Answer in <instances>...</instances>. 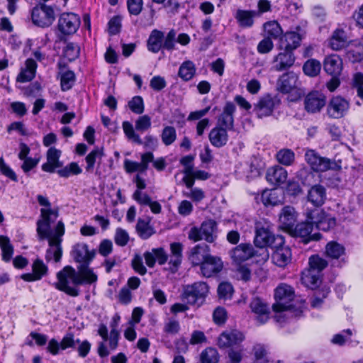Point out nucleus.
Segmentation results:
<instances>
[{
	"label": "nucleus",
	"instance_id": "5701e85b",
	"mask_svg": "<svg viewBox=\"0 0 363 363\" xmlns=\"http://www.w3.org/2000/svg\"><path fill=\"white\" fill-rule=\"evenodd\" d=\"M223 267V262L220 258L211 255L200 267V270L203 277H211L219 273Z\"/></svg>",
	"mask_w": 363,
	"mask_h": 363
},
{
	"label": "nucleus",
	"instance_id": "774afa93",
	"mask_svg": "<svg viewBox=\"0 0 363 363\" xmlns=\"http://www.w3.org/2000/svg\"><path fill=\"white\" fill-rule=\"evenodd\" d=\"M353 86L357 89V94L363 100V74L357 72L353 75Z\"/></svg>",
	"mask_w": 363,
	"mask_h": 363
},
{
	"label": "nucleus",
	"instance_id": "6e6d98bb",
	"mask_svg": "<svg viewBox=\"0 0 363 363\" xmlns=\"http://www.w3.org/2000/svg\"><path fill=\"white\" fill-rule=\"evenodd\" d=\"M75 82V74L72 71H65L61 73L60 82L62 91L70 89Z\"/></svg>",
	"mask_w": 363,
	"mask_h": 363
},
{
	"label": "nucleus",
	"instance_id": "680f3d73",
	"mask_svg": "<svg viewBox=\"0 0 363 363\" xmlns=\"http://www.w3.org/2000/svg\"><path fill=\"white\" fill-rule=\"evenodd\" d=\"M130 109L136 114H141L144 111L143 100L141 96H134L129 102Z\"/></svg>",
	"mask_w": 363,
	"mask_h": 363
},
{
	"label": "nucleus",
	"instance_id": "79ce46f5",
	"mask_svg": "<svg viewBox=\"0 0 363 363\" xmlns=\"http://www.w3.org/2000/svg\"><path fill=\"white\" fill-rule=\"evenodd\" d=\"M301 281L306 287L315 289L321 282L320 274L306 269L302 272Z\"/></svg>",
	"mask_w": 363,
	"mask_h": 363
},
{
	"label": "nucleus",
	"instance_id": "3c124183",
	"mask_svg": "<svg viewBox=\"0 0 363 363\" xmlns=\"http://www.w3.org/2000/svg\"><path fill=\"white\" fill-rule=\"evenodd\" d=\"M123 132L128 140L139 145L143 144V140L140 135L135 133L133 125L129 121H124L122 124Z\"/></svg>",
	"mask_w": 363,
	"mask_h": 363
},
{
	"label": "nucleus",
	"instance_id": "72a5a7b5",
	"mask_svg": "<svg viewBox=\"0 0 363 363\" xmlns=\"http://www.w3.org/2000/svg\"><path fill=\"white\" fill-rule=\"evenodd\" d=\"M228 130L216 126L209 133L208 138L212 145L221 147L225 145L228 140Z\"/></svg>",
	"mask_w": 363,
	"mask_h": 363
},
{
	"label": "nucleus",
	"instance_id": "bf43d9fd",
	"mask_svg": "<svg viewBox=\"0 0 363 363\" xmlns=\"http://www.w3.org/2000/svg\"><path fill=\"white\" fill-rule=\"evenodd\" d=\"M180 330V325L178 320L169 318L164 325L163 332L167 335H175Z\"/></svg>",
	"mask_w": 363,
	"mask_h": 363
},
{
	"label": "nucleus",
	"instance_id": "2f4dec72",
	"mask_svg": "<svg viewBox=\"0 0 363 363\" xmlns=\"http://www.w3.org/2000/svg\"><path fill=\"white\" fill-rule=\"evenodd\" d=\"M297 220V213L292 206H285L279 215V221L284 228L290 231L293 230Z\"/></svg>",
	"mask_w": 363,
	"mask_h": 363
},
{
	"label": "nucleus",
	"instance_id": "0e129e2a",
	"mask_svg": "<svg viewBox=\"0 0 363 363\" xmlns=\"http://www.w3.org/2000/svg\"><path fill=\"white\" fill-rule=\"evenodd\" d=\"M116 245L123 247L126 245L129 241V235L128 232L122 228H117L114 237Z\"/></svg>",
	"mask_w": 363,
	"mask_h": 363
},
{
	"label": "nucleus",
	"instance_id": "de8ad7c7",
	"mask_svg": "<svg viewBox=\"0 0 363 363\" xmlns=\"http://www.w3.org/2000/svg\"><path fill=\"white\" fill-rule=\"evenodd\" d=\"M345 252V247L337 242L331 241L325 246L326 255L332 259H338Z\"/></svg>",
	"mask_w": 363,
	"mask_h": 363
},
{
	"label": "nucleus",
	"instance_id": "e433bc0d",
	"mask_svg": "<svg viewBox=\"0 0 363 363\" xmlns=\"http://www.w3.org/2000/svg\"><path fill=\"white\" fill-rule=\"evenodd\" d=\"M257 14L256 11L238 9L235 14V18L240 27L250 28L254 24V18Z\"/></svg>",
	"mask_w": 363,
	"mask_h": 363
},
{
	"label": "nucleus",
	"instance_id": "20e7f679",
	"mask_svg": "<svg viewBox=\"0 0 363 363\" xmlns=\"http://www.w3.org/2000/svg\"><path fill=\"white\" fill-rule=\"evenodd\" d=\"M65 234V225L62 221H59L54 229V233L49 238L45 239L48 240L50 247L47 250L45 259L47 262L54 260L55 262L60 261L62 257V247L60 243L62 237Z\"/></svg>",
	"mask_w": 363,
	"mask_h": 363
},
{
	"label": "nucleus",
	"instance_id": "58836bf2",
	"mask_svg": "<svg viewBox=\"0 0 363 363\" xmlns=\"http://www.w3.org/2000/svg\"><path fill=\"white\" fill-rule=\"evenodd\" d=\"M37 64L33 59L26 61L25 67L21 69L17 77V81L21 83L31 81L35 75Z\"/></svg>",
	"mask_w": 363,
	"mask_h": 363
},
{
	"label": "nucleus",
	"instance_id": "c9c22d12",
	"mask_svg": "<svg viewBox=\"0 0 363 363\" xmlns=\"http://www.w3.org/2000/svg\"><path fill=\"white\" fill-rule=\"evenodd\" d=\"M308 201L314 206H321L325 201V189L321 185H314L308 192Z\"/></svg>",
	"mask_w": 363,
	"mask_h": 363
},
{
	"label": "nucleus",
	"instance_id": "f704fd0d",
	"mask_svg": "<svg viewBox=\"0 0 363 363\" xmlns=\"http://www.w3.org/2000/svg\"><path fill=\"white\" fill-rule=\"evenodd\" d=\"M266 179L272 184H283L287 179V172L279 166L272 167L267 171Z\"/></svg>",
	"mask_w": 363,
	"mask_h": 363
},
{
	"label": "nucleus",
	"instance_id": "e2e57ef3",
	"mask_svg": "<svg viewBox=\"0 0 363 363\" xmlns=\"http://www.w3.org/2000/svg\"><path fill=\"white\" fill-rule=\"evenodd\" d=\"M135 129L140 132H145L151 127V118L147 115L140 116L135 121Z\"/></svg>",
	"mask_w": 363,
	"mask_h": 363
},
{
	"label": "nucleus",
	"instance_id": "412c9836",
	"mask_svg": "<svg viewBox=\"0 0 363 363\" xmlns=\"http://www.w3.org/2000/svg\"><path fill=\"white\" fill-rule=\"evenodd\" d=\"M230 255L235 263L240 264L253 256L254 249L250 244L242 243L233 249Z\"/></svg>",
	"mask_w": 363,
	"mask_h": 363
},
{
	"label": "nucleus",
	"instance_id": "4d7b16f0",
	"mask_svg": "<svg viewBox=\"0 0 363 363\" xmlns=\"http://www.w3.org/2000/svg\"><path fill=\"white\" fill-rule=\"evenodd\" d=\"M161 138L165 145H172L177 138L176 129L172 126H165L162 130Z\"/></svg>",
	"mask_w": 363,
	"mask_h": 363
},
{
	"label": "nucleus",
	"instance_id": "a211bd4d",
	"mask_svg": "<svg viewBox=\"0 0 363 363\" xmlns=\"http://www.w3.org/2000/svg\"><path fill=\"white\" fill-rule=\"evenodd\" d=\"M295 60L293 52L284 50L274 57L273 69L277 72L288 69L294 65Z\"/></svg>",
	"mask_w": 363,
	"mask_h": 363
},
{
	"label": "nucleus",
	"instance_id": "864d4df0",
	"mask_svg": "<svg viewBox=\"0 0 363 363\" xmlns=\"http://www.w3.org/2000/svg\"><path fill=\"white\" fill-rule=\"evenodd\" d=\"M0 247L2 251V258L9 262L13 255V248L8 237L0 235Z\"/></svg>",
	"mask_w": 363,
	"mask_h": 363
},
{
	"label": "nucleus",
	"instance_id": "39448f33",
	"mask_svg": "<svg viewBox=\"0 0 363 363\" xmlns=\"http://www.w3.org/2000/svg\"><path fill=\"white\" fill-rule=\"evenodd\" d=\"M188 238L194 242L205 240L208 242H213L216 238V223L213 220L203 221L199 228L190 229Z\"/></svg>",
	"mask_w": 363,
	"mask_h": 363
},
{
	"label": "nucleus",
	"instance_id": "423d86ee",
	"mask_svg": "<svg viewBox=\"0 0 363 363\" xmlns=\"http://www.w3.org/2000/svg\"><path fill=\"white\" fill-rule=\"evenodd\" d=\"M98 334L102 337L103 341L99 342L98 347V354L101 357H107L110 352L105 345L106 341H108V347L110 350H115L118 345L120 338L119 330H111L110 334L108 333L107 327L104 324H101L98 329Z\"/></svg>",
	"mask_w": 363,
	"mask_h": 363
},
{
	"label": "nucleus",
	"instance_id": "4be33fe9",
	"mask_svg": "<svg viewBox=\"0 0 363 363\" xmlns=\"http://www.w3.org/2000/svg\"><path fill=\"white\" fill-rule=\"evenodd\" d=\"M244 339V335L238 330L226 331L220 335L218 345L220 348H226L240 343Z\"/></svg>",
	"mask_w": 363,
	"mask_h": 363
},
{
	"label": "nucleus",
	"instance_id": "37998d69",
	"mask_svg": "<svg viewBox=\"0 0 363 363\" xmlns=\"http://www.w3.org/2000/svg\"><path fill=\"white\" fill-rule=\"evenodd\" d=\"M164 34L162 31L158 30H153L147 40L148 50L154 53H157L162 48V41Z\"/></svg>",
	"mask_w": 363,
	"mask_h": 363
},
{
	"label": "nucleus",
	"instance_id": "473e14b6",
	"mask_svg": "<svg viewBox=\"0 0 363 363\" xmlns=\"http://www.w3.org/2000/svg\"><path fill=\"white\" fill-rule=\"evenodd\" d=\"M324 70L331 76H339L342 69V59L337 55H331L325 58Z\"/></svg>",
	"mask_w": 363,
	"mask_h": 363
},
{
	"label": "nucleus",
	"instance_id": "13d9d810",
	"mask_svg": "<svg viewBox=\"0 0 363 363\" xmlns=\"http://www.w3.org/2000/svg\"><path fill=\"white\" fill-rule=\"evenodd\" d=\"M82 172L81 167L76 162H71L64 168L58 170L57 173L62 177H69L72 175H78Z\"/></svg>",
	"mask_w": 363,
	"mask_h": 363
},
{
	"label": "nucleus",
	"instance_id": "a878e982",
	"mask_svg": "<svg viewBox=\"0 0 363 363\" xmlns=\"http://www.w3.org/2000/svg\"><path fill=\"white\" fill-rule=\"evenodd\" d=\"M291 251L288 246L280 245L272 255L273 263L279 267L284 268L291 262Z\"/></svg>",
	"mask_w": 363,
	"mask_h": 363
},
{
	"label": "nucleus",
	"instance_id": "9b49d317",
	"mask_svg": "<svg viewBox=\"0 0 363 363\" xmlns=\"http://www.w3.org/2000/svg\"><path fill=\"white\" fill-rule=\"evenodd\" d=\"M307 220L306 222L297 224L292 230H290L294 236L300 238L305 244L311 240H319L321 238V235L318 233L311 235L313 223L310 220Z\"/></svg>",
	"mask_w": 363,
	"mask_h": 363
},
{
	"label": "nucleus",
	"instance_id": "393cba45",
	"mask_svg": "<svg viewBox=\"0 0 363 363\" xmlns=\"http://www.w3.org/2000/svg\"><path fill=\"white\" fill-rule=\"evenodd\" d=\"M304 104L307 111L318 112L325 106V96L318 91L311 92L306 96Z\"/></svg>",
	"mask_w": 363,
	"mask_h": 363
},
{
	"label": "nucleus",
	"instance_id": "cd10ccee",
	"mask_svg": "<svg viewBox=\"0 0 363 363\" xmlns=\"http://www.w3.org/2000/svg\"><path fill=\"white\" fill-rule=\"evenodd\" d=\"M348 45V39L342 28H336L328 39V46L333 50L338 51Z\"/></svg>",
	"mask_w": 363,
	"mask_h": 363
},
{
	"label": "nucleus",
	"instance_id": "7ed1b4c3",
	"mask_svg": "<svg viewBox=\"0 0 363 363\" xmlns=\"http://www.w3.org/2000/svg\"><path fill=\"white\" fill-rule=\"evenodd\" d=\"M274 297L276 303L273 305V309L277 313H292L294 305L292 303L294 298V291L292 287L286 284L278 286L275 290Z\"/></svg>",
	"mask_w": 363,
	"mask_h": 363
},
{
	"label": "nucleus",
	"instance_id": "a19ab883",
	"mask_svg": "<svg viewBox=\"0 0 363 363\" xmlns=\"http://www.w3.org/2000/svg\"><path fill=\"white\" fill-rule=\"evenodd\" d=\"M77 273L80 279V285L84 284H93L97 281L98 277L88 264H81L78 267Z\"/></svg>",
	"mask_w": 363,
	"mask_h": 363
},
{
	"label": "nucleus",
	"instance_id": "ddd939ff",
	"mask_svg": "<svg viewBox=\"0 0 363 363\" xmlns=\"http://www.w3.org/2000/svg\"><path fill=\"white\" fill-rule=\"evenodd\" d=\"M349 108V101L337 96L330 99L327 108V113L332 118H340L347 113Z\"/></svg>",
	"mask_w": 363,
	"mask_h": 363
},
{
	"label": "nucleus",
	"instance_id": "c756f323",
	"mask_svg": "<svg viewBox=\"0 0 363 363\" xmlns=\"http://www.w3.org/2000/svg\"><path fill=\"white\" fill-rule=\"evenodd\" d=\"M250 308L257 315V319L260 323H266L269 319V308L260 298H255L250 304Z\"/></svg>",
	"mask_w": 363,
	"mask_h": 363
},
{
	"label": "nucleus",
	"instance_id": "7c9ffc66",
	"mask_svg": "<svg viewBox=\"0 0 363 363\" xmlns=\"http://www.w3.org/2000/svg\"><path fill=\"white\" fill-rule=\"evenodd\" d=\"M60 155V150L55 147L49 148L46 154L47 162L42 165V169L49 173L54 172L55 169L61 167Z\"/></svg>",
	"mask_w": 363,
	"mask_h": 363
},
{
	"label": "nucleus",
	"instance_id": "8fccbe9b",
	"mask_svg": "<svg viewBox=\"0 0 363 363\" xmlns=\"http://www.w3.org/2000/svg\"><path fill=\"white\" fill-rule=\"evenodd\" d=\"M321 69V65L320 62L315 59L307 60L303 67V72L310 77L317 76Z\"/></svg>",
	"mask_w": 363,
	"mask_h": 363
},
{
	"label": "nucleus",
	"instance_id": "603ef678",
	"mask_svg": "<svg viewBox=\"0 0 363 363\" xmlns=\"http://www.w3.org/2000/svg\"><path fill=\"white\" fill-rule=\"evenodd\" d=\"M201 363H218L219 354L218 351L213 347H208L201 352L200 354Z\"/></svg>",
	"mask_w": 363,
	"mask_h": 363
},
{
	"label": "nucleus",
	"instance_id": "2eb2a0df",
	"mask_svg": "<svg viewBox=\"0 0 363 363\" xmlns=\"http://www.w3.org/2000/svg\"><path fill=\"white\" fill-rule=\"evenodd\" d=\"M79 26V18L72 13L62 14L58 21L59 30L65 35L74 33Z\"/></svg>",
	"mask_w": 363,
	"mask_h": 363
},
{
	"label": "nucleus",
	"instance_id": "49530a36",
	"mask_svg": "<svg viewBox=\"0 0 363 363\" xmlns=\"http://www.w3.org/2000/svg\"><path fill=\"white\" fill-rule=\"evenodd\" d=\"M104 156L103 148L96 147L91 151L86 157V171L91 172L94 170L95 163H100Z\"/></svg>",
	"mask_w": 363,
	"mask_h": 363
},
{
	"label": "nucleus",
	"instance_id": "9d476101",
	"mask_svg": "<svg viewBox=\"0 0 363 363\" xmlns=\"http://www.w3.org/2000/svg\"><path fill=\"white\" fill-rule=\"evenodd\" d=\"M307 163L315 172H326L329 169H339L337 164L326 157H320L315 150H308L305 154Z\"/></svg>",
	"mask_w": 363,
	"mask_h": 363
},
{
	"label": "nucleus",
	"instance_id": "4c0bfd02",
	"mask_svg": "<svg viewBox=\"0 0 363 363\" xmlns=\"http://www.w3.org/2000/svg\"><path fill=\"white\" fill-rule=\"evenodd\" d=\"M283 199L281 191L277 189L265 190L261 196V201L265 206L279 205L282 203Z\"/></svg>",
	"mask_w": 363,
	"mask_h": 363
},
{
	"label": "nucleus",
	"instance_id": "338daca9",
	"mask_svg": "<svg viewBox=\"0 0 363 363\" xmlns=\"http://www.w3.org/2000/svg\"><path fill=\"white\" fill-rule=\"evenodd\" d=\"M176 31L173 29L169 30L167 34L162 43V48L167 50H172L175 48Z\"/></svg>",
	"mask_w": 363,
	"mask_h": 363
},
{
	"label": "nucleus",
	"instance_id": "4468645a",
	"mask_svg": "<svg viewBox=\"0 0 363 363\" xmlns=\"http://www.w3.org/2000/svg\"><path fill=\"white\" fill-rule=\"evenodd\" d=\"M71 255L74 260L82 264H89L96 255L94 250H89L84 242H78L73 245Z\"/></svg>",
	"mask_w": 363,
	"mask_h": 363
},
{
	"label": "nucleus",
	"instance_id": "a18cd8bd",
	"mask_svg": "<svg viewBox=\"0 0 363 363\" xmlns=\"http://www.w3.org/2000/svg\"><path fill=\"white\" fill-rule=\"evenodd\" d=\"M136 231L138 235L144 240L148 239L155 233L154 228L150 225L149 219L139 218L136 225Z\"/></svg>",
	"mask_w": 363,
	"mask_h": 363
},
{
	"label": "nucleus",
	"instance_id": "5fc2aeb1",
	"mask_svg": "<svg viewBox=\"0 0 363 363\" xmlns=\"http://www.w3.org/2000/svg\"><path fill=\"white\" fill-rule=\"evenodd\" d=\"M328 265L327 261L321 258L318 255H313L309 258L308 260V268L311 271H315L317 273H321V271L324 269Z\"/></svg>",
	"mask_w": 363,
	"mask_h": 363
},
{
	"label": "nucleus",
	"instance_id": "052dcab7",
	"mask_svg": "<svg viewBox=\"0 0 363 363\" xmlns=\"http://www.w3.org/2000/svg\"><path fill=\"white\" fill-rule=\"evenodd\" d=\"M79 51L80 49L78 45L70 43L65 47L64 54L68 60L72 61L79 57Z\"/></svg>",
	"mask_w": 363,
	"mask_h": 363
},
{
	"label": "nucleus",
	"instance_id": "b1692460",
	"mask_svg": "<svg viewBox=\"0 0 363 363\" xmlns=\"http://www.w3.org/2000/svg\"><path fill=\"white\" fill-rule=\"evenodd\" d=\"M32 273L21 275V279L26 281H35L40 280L46 276L48 272L47 265L40 259H36L32 264Z\"/></svg>",
	"mask_w": 363,
	"mask_h": 363
},
{
	"label": "nucleus",
	"instance_id": "f8f14e48",
	"mask_svg": "<svg viewBox=\"0 0 363 363\" xmlns=\"http://www.w3.org/2000/svg\"><path fill=\"white\" fill-rule=\"evenodd\" d=\"M300 86L298 77L294 72H287L280 76L277 82V89L283 94L295 91Z\"/></svg>",
	"mask_w": 363,
	"mask_h": 363
},
{
	"label": "nucleus",
	"instance_id": "0eeeda50",
	"mask_svg": "<svg viewBox=\"0 0 363 363\" xmlns=\"http://www.w3.org/2000/svg\"><path fill=\"white\" fill-rule=\"evenodd\" d=\"M208 292V287L205 282H196L191 285L184 286L182 299L189 304H196L204 299Z\"/></svg>",
	"mask_w": 363,
	"mask_h": 363
},
{
	"label": "nucleus",
	"instance_id": "1a4fd4ad",
	"mask_svg": "<svg viewBox=\"0 0 363 363\" xmlns=\"http://www.w3.org/2000/svg\"><path fill=\"white\" fill-rule=\"evenodd\" d=\"M32 20L34 24L40 27H48L55 20L53 8L45 4H39L32 11Z\"/></svg>",
	"mask_w": 363,
	"mask_h": 363
},
{
	"label": "nucleus",
	"instance_id": "69168bd1",
	"mask_svg": "<svg viewBox=\"0 0 363 363\" xmlns=\"http://www.w3.org/2000/svg\"><path fill=\"white\" fill-rule=\"evenodd\" d=\"M80 340L79 339L75 340L74 335L68 333L65 335L60 342L61 350H65L67 348H74L77 344H79Z\"/></svg>",
	"mask_w": 363,
	"mask_h": 363
},
{
	"label": "nucleus",
	"instance_id": "c03bdc74",
	"mask_svg": "<svg viewBox=\"0 0 363 363\" xmlns=\"http://www.w3.org/2000/svg\"><path fill=\"white\" fill-rule=\"evenodd\" d=\"M196 65L191 60H186L182 63L178 71V76L184 81L191 80L196 74Z\"/></svg>",
	"mask_w": 363,
	"mask_h": 363
},
{
	"label": "nucleus",
	"instance_id": "c85d7f7f",
	"mask_svg": "<svg viewBox=\"0 0 363 363\" xmlns=\"http://www.w3.org/2000/svg\"><path fill=\"white\" fill-rule=\"evenodd\" d=\"M235 106L232 102H228L224 106L223 111L218 118L217 126H220L226 130L233 128V113Z\"/></svg>",
	"mask_w": 363,
	"mask_h": 363
},
{
	"label": "nucleus",
	"instance_id": "6e6552de",
	"mask_svg": "<svg viewBox=\"0 0 363 363\" xmlns=\"http://www.w3.org/2000/svg\"><path fill=\"white\" fill-rule=\"evenodd\" d=\"M307 219L315 224L316 228L323 231H328L336 225V219L322 210L314 208L307 209L305 212Z\"/></svg>",
	"mask_w": 363,
	"mask_h": 363
},
{
	"label": "nucleus",
	"instance_id": "aec40b11",
	"mask_svg": "<svg viewBox=\"0 0 363 363\" xmlns=\"http://www.w3.org/2000/svg\"><path fill=\"white\" fill-rule=\"evenodd\" d=\"M273 235L267 223L262 225L260 222L256 223V234L255 244L259 247H264L273 241Z\"/></svg>",
	"mask_w": 363,
	"mask_h": 363
},
{
	"label": "nucleus",
	"instance_id": "6ab92c4d",
	"mask_svg": "<svg viewBox=\"0 0 363 363\" xmlns=\"http://www.w3.org/2000/svg\"><path fill=\"white\" fill-rule=\"evenodd\" d=\"M301 41V36L298 31H286L279 39V48L293 52L299 47Z\"/></svg>",
	"mask_w": 363,
	"mask_h": 363
},
{
	"label": "nucleus",
	"instance_id": "09e8293b",
	"mask_svg": "<svg viewBox=\"0 0 363 363\" xmlns=\"http://www.w3.org/2000/svg\"><path fill=\"white\" fill-rule=\"evenodd\" d=\"M277 160L279 163L285 165H291L295 160V154L290 149H281L277 153Z\"/></svg>",
	"mask_w": 363,
	"mask_h": 363
},
{
	"label": "nucleus",
	"instance_id": "ea45409f",
	"mask_svg": "<svg viewBox=\"0 0 363 363\" xmlns=\"http://www.w3.org/2000/svg\"><path fill=\"white\" fill-rule=\"evenodd\" d=\"M263 30L265 37L270 39L279 40L284 33L282 28L277 21H269L264 23Z\"/></svg>",
	"mask_w": 363,
	"mask_h": 363
},
{
	"label": "nucleus",
	"instance_id": "f257e3e1",
	"mask_svg": "<svg viewBox=\"0 0 363 363\" xmlns=\"http://www.w3.org/2000/svg\"><path fill=\"white\" fill-rule=\"evenodd\" d=\"M37 199L39 204L43 206L40 209V219L37 222V233L40 240H44L53 235L54 230H50V225L57 220L59 214L57 209L51 208L46 197L38 195Z\"/></svg>",
	"mask_w": 363,
	"mask_h": 363
},
{
	"label": "nucleus",
	"instance_id": "f3484780",
	"mask_svg": "<svg viewBox=\"0 0 363 363\" xmlns=\"http://www.w3.org/2000/svg\"><path fill=\"white\" fill-rule=\"evenodd\" d=\"M276 106L275 99L271 95L267 94L262 96L254 105L253 111L259 118L270 116Z\"/></svg>",
	"mask_w": 363,
	"mask_h": 363
},
{
	"label": "nucleus",
	"instance_id": "bb28decb",
	"mask_svg": "<svg viewBox=\"0 0 363 363\" xmlns=\"http://www.w3.org/2000/svg\"><path fill=\"white\" fill-rule=\"evenodd\" d=\"M209 247L207 245H197L191 249L189 260L194 266H201L210 257Z\"/></svg>",
	"mask_w": 363,
	"mask_h": 363
},
{
	"label": "nucleus",
	"instance_id": "dca6fc26",
	"mask_svg": "<svg viewBox=\"0 0 363 363\" xmlns=\"http://www.w3.org/2000/svg\"><path fill=\"white\" fill-rule=\"evenodd\" d=\"M140 162L125 160L124 168L127 173H144L148 169V164L152 162L153 154L147 152L141 155Z\"/></svg>",
	"mask_w": 363,
	"mask_h": 363
},
{
	"label": "nucleus",
	"instance_id": "f03ea898",
	"mask_svg": "<svg viewBox=\"0 0 363 363\" xmlns=\"http://www.w3.org/2000/svg\"><path fill=\"white\" fill-rule=\"evenodd\" d=\"M57 281L54 284L56 289L66 294L76 297L79 294L78 286L80 285L77 270L71 266H66L57 273Z\"/></svg>",
	"mask_w": 363,
	"mask_h": 363
}]
</instances>
